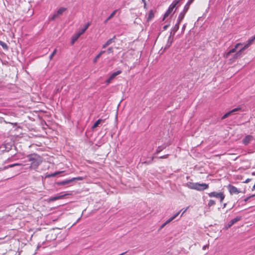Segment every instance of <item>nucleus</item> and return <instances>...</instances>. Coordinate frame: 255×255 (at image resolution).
<instances>
[{
  "instance_id": "obj_3",
  "label": "nucleus",
  "mask_w": 255,
  "mask_h": 255,
  "mask_svg": "<svg viewBox=\"0 0 255 255\" xmlns=\"http://www.w3.org/2000/svg\"><path fill=\"white\" fill-rule=\"evenodd\" d=\"M83 179V178L82 177L79 176L77 177H73L69 179H66L61 181L58 182L57 184L58 185H65L67 184H70L72 183L73 181L76 180H82Z\"/></svg>"
},
{
  "instance_id": "obj_1",
  "label": "nucleus",
  "mask_w": 255,
  "mask_h": 255,
  "mask_svg": "<svg viewBox=\"0 0 255 255\" xmlns=\"http://www.w3.org/2000/svg\"><path fill=\"white\" fill-rule=\"evenodd\" d=\"M28 161L30 162V169L36 170L42 162V158L37 154L33 153L27 156Z\"/></svg>"
},
{
  "instance_id": "obj_7",
  "label": "nucleus",
  "mask_w": 255,
  "mask_h": 255,
  "mask_svg": "<svg viewBox=\"0 0 255 255\" xmlns=\"http://www.w3.org/2000/svg\"><path fill=\"white\" fill-rule=\"evenodd\" d=\"M241 110V107H238V108H235L234 109H233L232 110L227 112V113H226L222 117V120H224L225 119H226V118L228 117L229 116H230L231 114L236 112H238V111H239Z\"/></svg>"
},
{
  "instance_id": "obj_32",
  "label": "nucleus",
  "mask_w": 255,
  "mask_h": 255,
  "mask_svg": "<svg viewBox=\"0 0 255 255\" xmlns=\"http://www.w3.org/2000/svg\"><path fill=\"white\" fill-rule=\"evenodd\" d=\"M56 52H57V50H56V49H55L54 50V51L52 52V53L49 56V58L50 60H51L52 59L53 57L56 54Z\"/></svg>"
},
{
  "instance_id": "obj_37",
  "label": "nucleus",
  "mask_w": 255,
  "mask_h": 255,
  "mask_svg": "<svg viewBox=\"0 0 255 255\" xmlns=\"http://www.w3.org/2000/svg\"><path fill=\"white\" fill-rule=\"evenodd\" d=\"M108 53H113V48L112 47H109L108 49Z\"/></svg>"
},
{
  "instance_id": "obj_47",
  "label": "nucleus",
  "mask_w": 255,
  "mask_h": 255,
  "mask_svg": "<svg viewBox=\"0 0 255 255\" xmlns=\"http://www.w3.org/2000/svg\"><path fill=\"white\" fill-rule=\"evenodd\" d=\"M177 2H178V3L179 2V1L181 0H175Z\"/></svg>"
},
{
  "instance_id": "obj_48",
  "label": "nucleus",
  "mask_w": 255,
  "mask_h": 255,
  "mask_svg": "<svg viewBox=\"0 0 255 255\" xmlns=\"http://www.w3.org/2000/svg\"><path fill=\"white\" fill-rule=\"evenodd\" d=\"M185 25H183V28H183H183H185Z\"/></svg>"
},
{
  "instance_id": "obj_20",
  "label": "nucleus",
  "mask_w": 255,
  "mask_h": 255,
  "mask_svg": "<svg viewBox=\"0 0 255 255\" xmlns=\"http://www.w3.org/2000/svg\"><path fill=\"white\" fill-rule=\"evenodd\" d=\"M63 196H64V195H56V196H55L53 197H51L49 199V201H54L62 199Z\"/></svg>"
},
{
  "instance_id": "obj_22",
  "label": "nucleus",
  "mask_w": 255,
  "mask_h": 255,
  "mask_svg": "<svg viewBox=\"0 0 255 255\" xmlns=\"http://www.w3.org/2000/svg\"><path fill=\"white\" fill-rule=\"evenodd\" d=\"M194 0H188L187 2L186 3L185 5L184 6V7L183 9L185 10V11H188L191 4L193 2Z\"/></svg>"
},
{
  "instance_id": "obj_11",
  "label": "nucleus",
  "mask_w": 255,
  "mask_h": 255,
  "mask_svg": "<svg viewBox=\"0 0 255 255\" xmlns=\"http://www.w3.org/2000/svg\"><path fill=\"white\" fill-rule=\"evenodd\" d=\"M187 12V11H185V10L183 9V10L179 13L177 20V21H178V23H180L182 21V20L184 18L185 14Z\"/></svg>"
},
{
  "instance_id": "obj_35",
  "label": "nucleus",
  "mask_w": 255,
  "mask_h": 255,
  "mask_svg": "<svg viewBox=\"0 0 255 255\" xmlns=\"http://www.w3.org/2000/svg\"><path fill=\"white\" fill-rule=\"evenodd\" d=\"M178 3V2L174 0L170 5L172 6V7H175Z\"/></svg>"
},
{
  "instance_id": "obj_24",
  "label": "nucleus",
  "mask_w": 255,
  "mask_h": 255,
  "mask_svg": "<svg viewBox=\"0 0 255 255\" xmlns=\"http://www.w3.org/2000/svg\"><path fill=\"white\" fill-rule=\"evenodd\" d=\"M105 52V51L104 50H103V51H101L96 57L93 60V62L94 63H96L97 61V60L98 58H99L101 56L104 54V53Z\"/></svg>"
},
{
  "instance_id": "obj_26",
  "label": "nucleus",
  "mask_w": 255,
  "mask_h": 255,
  "mask_svg": "<svg viewBox=\"0 0 255 255\" xmlns=\"http://www.w3.org/2000/svg\"><path fill=\"white\" fill-rule=\"evenodd\" d=\"M117 10H115L105 20L104 22L107 23L108 20H109L111 18H112L116 14Z\"/></svg>"
},
{
  "instance_id": "obj_29",
  "label": "nucleus",
  "mask_w": 255,
  "mask_h": 255,
  "mask_svg": "<svg viewBox=\"0 0 255 255\" xmlns=\"http://www.w3.org/2000/svg\"><path fill=\"white\" fill-rule=\"evenodd\" d=\"M215 205V201L213 200H210L208 203L207 206L209 208Z\"/></svg>"
},
{
  "instance_id": "obj_27",
  "label": "nucleus",
  "mask_w": 255,
  "mask_h": 255,
  "mask_svg": "<svg viewBox=\"0 0 255 255\" xmlns=\"http://www.w3.org/2000/svg\"><path fill=\"white\" fill-rule=\"evenodd\" d=\"M80 36L78 35V33L75 34L72 37L71 39L72 44H74L75 42L79 38Z\"/></svg>"
},
{
  "instance_id": "obj_23",
  "label": "nucleus",
  "mask_w": 255,
  "mask_h": 255,
  "mask_svg": "<svg viewBox=\"0 0 255 255\" xmlns=\"http://www.w3.org/2000/svg\"><path fill=\"white\" fill-rule=\"evenodd\" d=\"M122 73L121 70H118L117 71L114 72L110 75L111 79H114L117 75L120 74Z\"/></svg>"
},
{
  "instance_id": "obj_41",
  "label": "nucleus",
  "mask_w": 255,
  "mask_h": 255,
  "mask_svg": "<svg viewBox=\"0 0 255 255\" xmlns=\"http://www.w3.org/2000/svg\"><path fill=\"white\" fill-rule=\"evenodd\" d=\"M169 26V25H165L163 26V28L164 30H165L167 28V27Z\"/></svg>"
},
{
  "instance_id": "obj_36",
  "label": "nucleus",
  "mask_w": 255,
  "mask_h": 255,
  "mask_svg": "<svg viewBox=\"0 0 255 255\" xmlns=\"http://www.w3.org/2000/svg\"><path fill=\"white\" fill-rule=\"evenodd\" d=\"M168 157V154H165L163 156L158 157V158H160V159H163V158H167Z\"/></svg>"
},
{
  "instance_id": "obj_38",
  "label": "nucleus",
  "mask_w": 255,
  "mask_h": 255,
  "mask_svg": "<svg viewBox=\"0 0 255 255\" xmlns=\"http://www.w3.org/2000/svg\"><path fill=\"white\" fill-rule=\"evenodd\" d=\"M112 79H111V77H110L108 79L106 80V83L107 84H109L111 83V81L112 80Z\"/></svg>"
},
{
  "instance_id": "obj_8",
  "label": "nucleus",
  "mask_w": 255,
  "mask_h": 255,
  "mask_svg": "<svg viewBox=\"0 0 255 255\" xmlns=\"http://www.w3.org/2000/svg\"><path fill=\"white\" fill-rule=\"evenodd\" d=\"M228 189L231 194H237L241 192V191L237 187L231 185H229Z\"/></svg>"
},
{
  "instance_id": "obj_13",
  "label": "nucleus",
  "mask_w": 255,
  "mask_h": 255,
  "mask_svg": "<svg viewBox=\"0 0 255 255\" xmlns=\"http://www.w3.org/2000/svg\"><path fill=\"white\" fill-rule=\"evenodd\" d=\"M253 136L250 135H248L246 136L243 139V143L245 145H247L250 143V142L252 140Z\"/></svg>"
},
{
  "instance_id": "obj_28",
  "label": "nucleus",
  "mask_w": 255,
  "mask_h": 255,
  "mask_svg": "<svg viewBox=\"0 0 255 255\" xmlns=\"http://www.w3.org/2000/svg\"><path fill=\"white\" fill-rule=\"evenodd\" d=\"M102 121V120L101 119L98 120L92 126V129H94L97 127H98L99 124H100V123H101Z\"/></svg>"
},
{
  "instance_id": "obj_39",
  "label": "nucleus",
  "mask_w": 255,
  "mask_h": 255,
  "mask_svg": "<svg viewBox=\"0 0 255 255\" xmlns=\"http://www.w3.org/2000/svg\"><path fill=\"white\" fill-rule=\"evenodd\" d=\"M187 210V208L184 209H181L180 211H181V212L182 211V214L180 216V217H182V216L183 215V214L186 211V210Z\"/></svg>"
},
{
  "instance_id": "obj_9",
  "label": "nucleus",
  "mask_w": 255,
  "mask_h": 255,
  "mask_svg": "<svg viewBox=\"0 0 255 255\" xmlns=\"http://www.w3.org/2000/svg\"><path fill=\"white\" fill-rule=\"evenodd\" d=\"M241 219V216H237L234 219L231 220L227 224V228H230L231 226H232L234 224L237 223V222L239 221Z\"/></svg>"
},
{
  "instance_id": "obj_19",
  "label": "nucleus",
  "mask_w": 255,
  "mask_h": 255,
  "mask_svg": "<svg viewBox=\"0 0 255 255\" xmlns=\"http://www.w3.org/2000/svg\"><path fill=\"white\" fill-rule=\"evenodd\" d=\"M167 146V145L164 144L161 146H158V147L156 149L155 154H158L159 152H160L161 151H162L164 149L166 148Z\"/></svg>"
},
{
  "instance_id": "obj_33",
  "label": "nucleus",
  "mask_w": 255,
  "mask_h": 255,
  "mask_svg": "<svg viewBox=\"0 0 255 255\" xmlns=\"http://www.w3.org/2000/svg\"><path fill=\"white\" fill-rule=\"evenodd\" d=\"M172 42V41H170L169 39H168V41L167 42V44H166V45L165 46V48L166 49V48H169L170 46V45H171Z\"/></svg>"
},
{
  "instance_id": "obj_17",
  "label": "nucleus",
  "mask_w": 255,
  "mask_h": 255,
  "mask_svg": "<svg viewBox=\"0 0 255 255\" xmlns=\"http://www.w3.org/2000/svg\"><path fill=\"white\" fill-rule=\"evenodd\" d=\"M181 213V211H179L176 214H175L174 215H173L171 217H170L169 219H168L165 222L167 224L169 223L170 222H171L172 220L175 219Z\"/></svg>"
},
{
  "instance_id": "obj_43",
  "label": "nucleus",
  "mask_w": 255,
  "mask_h": 255,
  "mask_svg": "<svg viewBox=\"0 0 255 255\" xmlns=\"http://www.w3.org/2000/svg\"><path fill=\"white\" fill-rule=\"evenodd\" d=\"M167 224L166 223V222H165L163 224H162V225L161 226V228H163L166 225H167Z\"/></svg>"
},
{
  "instance_id": "obj_44",
  "label": "nucleus",
  "mask_w": 255,
  "mask_h": 255,
  "mask_svg": "<svg viewBox=\"0 0 255 255\" xmlns=\"http://www.w3.org/2000/svg\"><path fill=\"white\" fill-rule=\"evenodd\" d=\"M207 246H204L203 247V248H202V249H203V250H206V248H207Z\"/></svg>"
},
{
  "instance_id": "obj_6",
  "label": "nucleus",
  "mask_w": 255,
  "mask_h": 255,
  "mask_svg": "<svg viewBox=\"0 0 255 255\" xmlns=\"http://www.w3.org/2000/svg\"><path fill=\"white\" fill-rule=\"evenodd\" d=\"M209 188V185L208 184L203 183H199L197 182L195 190L199 191H204Z\"/></svg>"
},
{
  "instance_id": "obj_42",
  "label": "nucleus",
  "mask_w": 255,
  "mask_h": 255,
  "mask_svg": "<svg viewBox=\"0 0 255 255\" xmlns=\"http://www.w3.org/2000/svg\"><path fill=\"white\" fill-rule=\"evenodd\" d=\"M250 180H251V179L248 178L246 180V181H245V183H248L250 182Z\"/></svg>"
},
{
  "instance_id": "obj_16",
  "label": "nucleus",
  "mask_w": 255,
  "mask_h": 255,
  "mask_svg": "<svg viewBox=\"0 0 255 255\" xmlns=\"http://www.w3.org/2000/svg\"><path fill=\"white\" fill-rule=\"evenodd\" d=\"M196 184H197V182L194 183V182H188L186 184V186L189 189L195 190Z\"/></svg>"
},
{
  "instance_id": "obj_40",
  "label": "nucleus",
  "mask_w": 255,
  "mask_h": 255,
  "mask_svg": "<svg viewBox=\"0 0 255 255\" xmlns=\"http://www.w3.org/2000/svg\"><path fill=\"white\" fill-rule=\"evenodd\" d=\"M254 196H255V195H252V196H249V197H247L246 198H245V199H244V201H245V202H247V201H248L249 200V199L251 197H254Z\"/></svg>"
},
{
  "instance_id": "obj_4",
  "label": "nucleus",
  "mask_w": 255,
  "mask_h": 255,
  "mask_svg": "<svg viewBox=\"0 0 255 255\" xmlns=\"http://www.w3.org/2000/svg\"><path fill=\"white\" fill-rule=\"evenodd\" d=\"M209 197H215L216 198H218L220 199V202L221 203L223 202L224 199H225V195L223 192H212L209 193L208 194Z\"/></svg>"
},
{
  "instance_id": "obj_12",
  "label": "nucleus",
  "mask_w": 255,
  "mask_h": 255,
  "mask_svg": "<svg viewBox=\"0 0 255 255\" xmlns=\"http://www.w3.org/2000/svg\"><path fill=\"white\" fill-rule=\"evenodd\" d=\"M242 44L240 43H238L237 44H236V45H235V47L234 48H232L231 49H230L226 54V57L227 58L229 57V56L231 54V53H234L236 52V49L238 48V47L241 45Z\"/></svg>"
},
{
  "instance_id": "obj_14",
  "label": "nucleus",
  "mask_w": 255,
  "mask_h": 255,
  "mask_svg": "<svg viewBox=\"0 0 255 255\" xmlns=\"http://www.w3.org/2000/svg\"><path fill=\"white\" fill-rule=\"evenodd\" d=\"M116 36H114L113 38L109 39L103 45V48H105L111 44L115 42Z\"/></svg>"
},
{
  "instance_id": "obj_45",
  "label": "nucleus",
  "mask_w": 255,
  "mask_h": 255,
  "mask_svg": "<svg viewBox=\"0 0 255 255\" xmlns=\"http://www.w3.org/2000/svg\"><path fill=\"white\" fill-rule=\"evenodd\" d=\"M142 1L144 3V6H145L146 5L145 0H142Z\"/></svg>"
},
{
  "instance_id": "obj_15",
  "label": "nucleus",
  "mask_w": 255,
  "mask_h": 255,
  "mask_svg": "<svg viewBox=\"0 0 255 255\" xmlns=\"http://www.w3.org/2000/svg\"><path fill=\"white\" fill-rule=\"evenodd\" d=\"M174 8V7H172V6L171 5H170L168 9L167 10L166 12L164 13L163 19L165 18H166V17L168 16L172 12Z\"/></svg>"
},
{
  "instance_id": "obj_46",
  "label": "nucleus",
  "mask_w": 255,
  "mask_h": 255,
  "mask_svg": "<svg viewBox=\"0 0 255 255\" xmlns=\"http://www.w3.org/2000/svg\"><path fill=\"white\" fill-rule=\"evenodd\" d=\"M226 205H227V204H226V203L224 204V205H223V208H225V207L226 206Z\"/></svg>"
},
{
  "instance_id": "obj_10",
  "label": "nucleus",
  "mask_w": 255,
  "mask_h": 255,
  "mask_svg": "<svg viewBox=\"0 0 255 255\" xmlns=\"http://www.w3.org/2000/svg\"><path fill=\"white\" fill-rule=\"evenodd\" d=\"M90 23L89 22H88L87 24H86L83 27L80 28L79 30V31L77 33L79 35L81 36L82 34H83L86 30L88 29V27L89 26Z\"/></svg>"
},
{
  "instance_id": "obj_34",
  "label": "nucleus",
  "mask_w": 255,
  "mask_h": 255,
  "mask_svg": "<svg viewBox=\"0 0 255 255\" xmlns=\"http://www.w3.org/2000/svg\"><path fill=\"white\" fill-rule=\"evenodd\" d=\"M0 44L4 49H7V46L6 43L2 42H0Z\"/></svg>"
},
{
  "instance_id": "obj_21",
  "label": "nucleus",
  "mask_w": 255,
  "mask_h": 255,
  "mask_svg": "<svg viewBox=\"0 0 255 255\" xmlns=\"http://www.w3.org/2000/svg\"><path fill=\"white\" fill-rule=\"evenodd\" d=\"M62 172H63V171H56L53 173L47 174L45 175V178H50L51 177H54Z\"/></svg>"
},
{
  "instance_id": "obj_25",
  "label": "nucleus",
  "mask_w": 255,
  "mask_h": 255,
  "mask_svg": "<svg viewBox=\"0 0 255 255\" xmlns=\"http://www.w3.org/2000/svg\"><path fill=\"white\" fill-rule=\"evenodd\" d=\"M154 16V15L153 11L152 10H150L149 12L148 17L147 18V21L150 20L152 18H153Z\"/></svg>"
},
{
  "instance_id": "obj_5",
  "label": "nucleus",
  "mask_w": 255,
  "mask_h": 255,
  "mask_svg": "<svg viewBox=\"0 0 255 255\" xmlns=\"http://www.w3.org/2000/svg\"><path fill=\"white\" fill-rule=\"evenodd\" d=\"M67 10V8L64 7H61L60 8L58 9L57 12L54 13L51 17V19L52 20H54L56 17H58L60 15H62L63 12Z\"/></svg>"
},
{
  "instance_id": "obj_18",
  "label": "nucleus",
  "mask_w": 255,
  "mask_h": 255,
  "mask_svg": "<svg viewBox=\"0 0 255 255\" xmlns=\"http://www.w3.org/2000/svg\"><path fill=\"white\" fill-rule=\"evenodd\" d=\"M181 213V211H179L176 214H175L174 215H173L171 217H170L169 219H168L165 222L167 224L169 223L170 222H171L172 220L175 219Z\"/></svg>"
},
{
  "instance_id": "obj_30",
  "label": "nucleus",
  "mask_w": 255,
  "mask_h": 255,
  "mask_svg": "<svg viewBox=\"0 0 255 255\" xmlns=\"http://www.w3.org/2000/svg\"><path fill=\"white\" fill-rule=\"evenodd\" d=\"M180 23H178V22L177 21V23L175 24L173 29L174 33L176 32L179 29Z\"/></svg>"
},
{
  "instance_id": "obj_2",
  "label": "nucleus",
  "mask_w": 255,
  "mask_h": 255,
  "mask_svg": "<svg viewBox=\"0 0 255 255\" xmlns=\"http://www.w3.org/2000/svg\"><path fill=\"white\" fill-rule=\"evenodd\" d=\"M255 39V35L251 38L248 40L247 43L235 55V57L237 58L241 54L242 51L248 48L253 42Z\"/></svg>"
},
{
  "instance_id": "obj_31",
  "label": "nucleus",
  "mask_w": 255,
  "mask_h": 255,
  "mask_svg": "<svg viewBox=\"0 0 255 255\" xmlns=\"http://www.w3.org/2000/svg\"><path fill=\"white\" fill-rule=\"evenodd\" d=\"M22 164L21 163H16L8 165L6 168H11L15 166H21Z\"/></svg>"
}]
</instances>
